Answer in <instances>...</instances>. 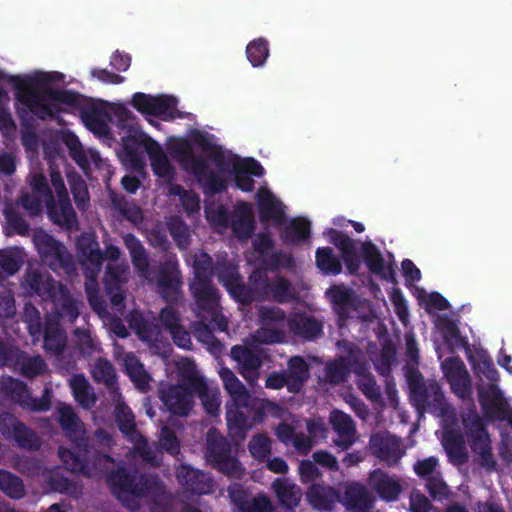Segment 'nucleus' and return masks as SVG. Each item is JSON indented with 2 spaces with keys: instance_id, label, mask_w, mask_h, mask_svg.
Segmentation results:
<instances>
[{
  "instance_id": "36",
  "label": "nucleus",
  "mask_w": 512,
  "mask_h": 512,
  "mask_svg": "<svg viewBox=\"0 0 512 512\" xmlns=\"http://www.w3.org/2000/svg\"><path fill=\"white\" fill-rule=\"evenodd\" d=\"M442 444L454 464H461L465 461L467 453L461 435L445 430L442 435Z\"/></svg>"
},
{
  "instance_id": "48",
  "label": "nucleus",
  "mask_w": 512,
  "mask_h": 512,
  "mask_svg": "<svg viewBox=\"0 0 512 512\" xmlns=\"http://www.w3.org/2000/svg\"><path fill=\"white\" fill-rule=\"evenodd\" d=\"M246 53L248 60L254 67L263 65L269 55L267 41L262 38L251 41L247 45Z\"/></svg>"
},
{
  "instance_id": "59",
  "label": "nucleus",
  "mask_w": 512,
  "mask_h": 512,
  "mask_svg": "<svg viewBox=\"0 0 512 512\" xmlns=\"http://www.w3.org/2000/svg\"><path fill=\"white\" fill-rule=\"evenodd\" d=\"M354 372L358 377L359 388L364 392V394L370 399L377 398L378 388L373 378L369 374L363 373L362 368L358 366L354 367Z\"/></svg>"
},
{
  "instance_id": "2",
  "label": "nucleus",
  "mask_w": 512,
  "mask_h": 512,
  "mask_svg": "<svg viewBox=\"0 0 512 512\" xmlns=\"http://www.w3.org/2000/svg\"><path fill=\"white\" fill-rule=\"evenodd\" d=\"M64 75L59 72L37 71L29 76H11V83L17 88V97L39 118L52 116L62 110V105H73L76 95L70 91L54 88L62 82Z\"/></svg>"
},
{
  "instance_id": "38",
  "label": "nucleus",
  "mask_w": 512,
  "mask_h": 512,
  "mask_svg": "<svg viewBox=\"0 0 512 512\" xmlns=\"http://www.w3.org/2000/svg\"><path fill=\"white\" fill-rule=\"evenodd\" d=\"M475 368L481 381H483L484 378L489 381L487 389L483 386L479 388V397L482 402V392L489 396V398L492 397L491 387H498L497 382L499 381V374L495 369L492 360L486 356H481L480 361L475 365Z\"/></svg>"
},
{
  "instance_id": "30",
  "label": "nucleus",
  "mask_w": 512,
  "mask_h": 512,
  "mask_svg": "<svg viewBox=\"0 0 512 512\" xmlns=\"http://www.w3.org/2000/svg\"><path fill=\"white\" fill-rule=\"evenodd\" d=\"M330 422L337 433L335 444L343 449L348 448L354 442V425L350 417L340 411H333Z\"/></svg>"
},
{
  "instance_id": "24",
  "label": "nucleus",
  "mask_w": 512,
  "mask_h": 512,
  "mask_svg": "<svg viewBox=\"0 0 512 512\" xmlns=\"http://www.w3.org/2000/svg\"><path fill=\"white\" fill-rule=\"evenodd\" d=\"M256 198L262 219L280 224L284 217L285 206L266 187L258 190Z\"/></svg>"
},
{
  "instance_id": "21",
  "label": "nucleus",
  "mask_w": 512,
  "mask_h": 512,
  "mask_svg": "<svg viewBox=\"0 0 512 512\" xmlns=\"http://www.w3.org/2000/svg\"><path fill=\"white\" fill-rule=\"evenodd\" d=\"M368 484L385 501L396 500L402 491L400 482L382 470L372 471L368 477Z\"/></svg>"
},
{
  "instance_id": "44",
  "label": "nucleus",
  "mask_w": 512,
  "mask_h": 512,
  "mask_svg": "<svg viewBox=\"0 0 512 512\" xmlns=\"http://www.w3.org/2000/svg\"><path fill=\"white\" fill-rule=\"evenodd\" d=\"M349 360L347 363L344 362L343 359L339 361L330 363L326 367L327 379L332 383H339L344 381L346 378V374L348 372V365H351V361H354L355 364H358L359 361V352L353 349L349 350Z\"/></svg>"
},
{
  "instance_id": "60",
  "label": "nucleus",
  "mask_w": 512,
  "mask_h": 512,
  "mask_svg": "<svg viewBox=\"0 0 512 512\" xmlns=\"http://www.w3.org/2000/svg\"><path fill=\"white\" fill-rule=\"evenodd\" d=\"M5 389L14 400L21 404H28L29 394L20 381L8 378L5 383Z\"/></svg>"
},
{
  "instance_id": "62",
  "label": "nucleus",
  "mask_w": 512,
  "mask_h": 512,
  "mask_svg": "<svg viewBox=\"0 0 512 512\" xmlns=\"http://www.w3.org/2000/svg\"><path fill=\"white\" fill-rule=\"evenodd\" d=\"M427 488L434 499L442 500L448 495L446 484L438 476H433L428 479Z\"/></svg>"
},
{
  "instance_id": "28",
  "label": "nucleus",
  "mask_w": 512,
  "mask_h": 512,
  "mask_svg": "<svg viewBox=\"0 0 512 512\" xmlns=\"http://www.w3.org/2000/svg\"><path fill=\"white\" fill-rule=\"evenodd\" d=\"M179 482L197 494H206L211 491V479L189 466H180L177 470Z\"/></svg>"
},
{
  "instance_id": "29",
  "label": "nucleus",
  "mask_w": 512,
  "mask_h": 512,
  "mask_svg": "<svg viewBox=\"0 0 512 512\" xmlns=\"http://www.w3.org/2000/svg\"><path fill=\"white\" fill-rule=\"evenodd\" d=\"M229 495L232 502L242 512H271L272 505L268 498L260 496L250 503L246 493L238 485L229 488Z\"/></svg>"
},
{
  "instance_id": "37",
  "label": "nucleus",
  "mask_w": 512,
  "mask_h": 512,
  "mask_svg": "<svg viewBox=\"0 0 512 512\" xmlns=\"http://www.w3.org/2000/svg\"><path fill=\"white\" fill-rule=\"evenodd\" d=\"M123 365L127 374L136 387L145 391L151 380L148 373L144 370L143 365L132 353H127L123 358Z\"/></svg>"
},
{
  "instance_id": "47",
  "label": "nucleus",
  "mask_w": 512,
  "mask_h": 512,
  "mask_svg": "<svg viewBox=\"0 0 512 512\" xmlns=\"http://www.w3.org/2000/svg\"><path fill=\"white\" fill-rule=\"evenodd\" d=\"M413 293L428 312L445 310L448 307V302L438 293H428L419 287H415Z\"/></svg>"
},
{
  "instance_id": "63",
  "label": "nucleus",
  "mask_w": 512,
  "mask_h": 512,
  "mask_svg": "<svg viewBox=\"0 0 512 512\" xmlns=\"http://www.w3.org/2000/svg\"><path fill=\"white\" fill-rule=\"evenodd\" d=\"M71 190L74 195L75 201L79 206H84L88 201V191L85 183L81 179L69 178Z\"/></svg>"
},
{
  "instance_id": "27",
  "label": "nucleus",
  "mask_w": 512,
  "mask_h": 512,
  "mask_svg": "<svg viewBox=\"0 0 512 512\" xmlns=\"http://www.w3.org/2000/svg\"><path fill=\"white\" fill-rule=\"evenodd\" d=\"M0 430L4 434L13 436L24 447L35 448L37 446L36 436L11 415H0Z\"/></svg>"
},
{
  "instance_id": "32",
  "label": "nucleus",
  "mask_w": 512,
  "mask_h": 512,
  "mask_svg": "<svg viewBox=\"0 0 512 512\" xmlns=\"http://www.w3.org/2000/svg\"><path fill=\"white\" fill-rule=\"evenodd\" d=\"M160 319L162 324L169 330L174 342L181 348L188 349L191 345V339L185 330L178 325V317L175 311L167 307L161 311Z\"/></svg>"
},
{
  "instance_id": "53",
  "label": "nucleus",
  "mask_w": 512,
  "mask_h": 512,
  "mask_svg": "<svg viewBox=\"0 0 512 512\" xmlns=\"http://www.w3.org/2000/svg\"><path fill=\"white\" fill-rule=\"evenodd\" d=\"M170 195H178L184 208L188 212H194L199 209V198L191 191H183L178 185H170L168 189Z\"/></svg>"
},
{
  "instance_id": "49",
  "label": "nucleus",
  "mask_w": 512,
  "mask_h": 512,
  "mask_svg": "<svg viewBox=\"0 0 512 512\" xmlns=\"http://www.w3.org/2000/svg\"><path fill=\"white\" fill-rule=\"evenodd\" d=\"M310 222L305 218H295L285 227L284 237L287 241L295 242L308 237Z\"/></svg>"
},
{
  "instance_id": "17",
  "label": "nucleus",
  "mask_w": 512,
  "mask_h": 512,
  "mask_svg": "<svg viewBox=\"0 0 512 512\" xmlns=\"http://www.w3.org/2000/svg\"><path fill=\"white\" fill-rule=\"evenodd\" d=\"M232 358L238 363L240 373L250 383L259 377L258 368L261 365V351L252 343L245 346H235L231 350Z\"/></svg>"
},
{
  "instance_id": "7",
  "label": "nucleus",
  "mask_w": 512,
  "mask_h": 512,
  "mask_svg": "<svg viewBox=\"0 0 512 512\" xmlns=\"http://www.w3.org/2000/svg\"><path fill=\"white\" fill-rule=\"evenodd\" d=\"M117 117V127L122 130L121 140L123 142L124 153L121 156L122 161L127 162L130 158L131 164L135 167H142L140 160L135 159L132 154V145L130 142L136 141L137 130L133 128V119L130 113L122 107H108L103 110H95L86 117L87 127L98 135H107L111 131L109 123H113L111 113Z\"/></svg>"
},
{
  "instance_id": "5",
  "label": "nucleus",
  "mask_w": 512,
  "mask_h": 512,
  "mask_svg": "<svg viewBox=\"0 0 512 512\" xmlns=\"http://www.w3.org/2000/svg\"><path fill=\"white\" fill-rule=\"evenodd\" d=\"M75 449L80 452V444H75ZM59 456L66 468L72 472H81L90 477H96L100 474L105 475L114 493L129 509L135 508L130 503V498H138L144 494V491L134 483L135 476H129L123 470L108 475L107 469L113 466V461L106 456H99L93 466L84 465L79 453L76 454L75 451L65 448H60Z\"/></svg>"
},
{
  "instance_id": "23",
  "label": "nucleus",
  "mask_w": 512,
  "mask_h": 512,
  "mask_svg": "<svg viewBox=\"0 0 512 512\" xmlns=\"http://www.w3.org/2000/svg\"><path fill=\"white\" fill-rule=\"evenodd\" d=\"M362 253L369 269L382 279L394 281L391 259H384L375 245L371 242L362 244ZM391 258V256H389Z\"/></svg>"
},
{
  "instance_id": "51",
  "label": "nucleus",
  "mask_w": 512,
  "mask_h": 512,
  "mask_svg": "<svg viewBox=\"0 0 512 512\" xmlns=\"http://www.w3.org/2000/svg\"><path fill=\"white\" fill-rule=\"evenodd\" d=\"M22 263L21 251L18 249H6L0 251V266L9 274L15 273Z\"/></svg>"
},
{
  "instance_id": "35",
  "label": "nucleus",
  "mask_w": 512,
  "mask_h": 512,
  "mask_svg": "<svg viewBox=\"0 0 512 512\" xmlns=\"http://www.w3.org/2000/svg\"><path fill=\"white\" fill-rule=\"evenodd\" d=\"M307 499L315 509L330 510L338 500V495L330 487L313 485L307 492Z\"/></svg>"
},
{
  "instance_id": "41",
  "label": "nucleus",
  "mask_w": 512,
  "mask_h": 512,
  "mask_svg": "<svg viewBox=\"0 0 512 512\" xmlns=\"http://www.w3.org/2000/svg\"><path fill=\"white\" fill-rule=\"evenodd\" d=\"M287 387L291 392H297L300 385L308 378V366L300 357H294L289 361V376Z\"/></svg>"
},
{
  "instance_id": "25",
  "label": "nucleus",
  "mask_w": 512,
  "mask_h": 512,
  "mask_svg": "<svg viewBox=\"0 0 512 512\" xmlns=\"http://www.w3.org/2000/svg\"><path fill=\"white\" fill-rule=\"evenodd\" d=\"M328 241L335 245L342 254V258L350 272H356L360 266V261L355 254L353 241L346 235L334 229H328L324 232Z\"/></svg>"
},
{
  "instance_id": "20",
  "label": "nucleus",
  "mask_w": 512,
  "mask_h": 512,
  "mask_svg": "<svg viewBox=\"0 0 512 512\" xmlns=\"http://www.w3.org/2000/svg\"><path fill=\"white\" fill-rule=\"evenodd\" d=\"M443 372L454 392L465 398L470 394L468 374L464 364L457 358H450L442 363Z\"/></svg>"
},
{
  "instance_id": "45",
  "label": "nucleus",
  "mask_w": 512,
  "mask_h": 512,
  "mask_svg": "<svg viewBox=\"0 0 512 512\" xmlns=\"http://www.w3.org/2000/svg\"><path fill=\"white\" fill-rule=\"evenodd\" d=\"M317 267L325 274H339L342 270L340 260L330 248H318L316 251Z\"/></svg>"
},
{
  "instance_id": "50",
  "label": "nucleus",
  "mask_w": 512,
  "mask_h": 512,
  "mask_svg": "<svg viewBox=\"0 0 512 512\" xmlns=\"http://www.w3.org/2000/svg\"><path fill=\"white\" fill-rule=\"evenodd\" d=\"M0 489L12 498H20L24 494L21 480L6 471H0Z\"/></svg>"
},
{
  "instance_id": "55",
  "label": "nucleus",
  "mask_w": 512,
  "mask_h": 512,
  "mask_svg": "<svg viewBox=\"0 0 512 512\" xmlns=\"http://www.w3.org/2000/svg\"><path fill=\"white\" fill-rule=\"evenodd\" d=\"M125 243L130 250L135 267L141 272H144L147 267V261L144 250L139 241H137L133 236H127L125 238Z\"/></svg>"
},
{
  "instance_id": "22",
  "label": "nucleus",
  "mask_w": 512,
  "mask_h": 512,
  "mask_svg": "<svg viewBox=\"0 0 512 512\" xmlns=\"http://www.w3.org/2000/svg\"><path fill=\"white\" fill-rule=\"evenodd\" d=\"M342 503L355 512H370L375 498L369 494L364 485L352 482L346 486Z\"/></svg>"
},
{
  "instance_id": "4",
  "label": "nucleus",
  "mask_w": 512,
  "mask_h": 512,
  "mask_svg": "<svg viewBox=\"0 0 512 512\" xmlns=\"http://www.w3.org/2000/svg\"><path fill=\"white\" fill-rule=\"evenodd\" d=\"M181 364L185 370L183 385L172 387L162 393V400L174 414L187 415L192 408L193 392H197L205 410L214 415L220 406L219 390L206 382L198 373L195 364L184 359Z\"/></svg>"
},
{
  "instance_id": "31",
  "label": "nucleus",
  "mask_w": 512,
  "mask_h": 512,
  "mask_svg": "<svg viewBox=\"0 0 512 512\" xmlns=\"http://www.w3.org/2000/svg\"><path fill=\"white\" fill-rule=\"evenodd\" d=\"M64 141L70 150L71 157L82 169L87 170L91 166L99 164L100 158L98 153L92 149L85 150L76 136L66 134Z\"/></svg>"
},
{
  "instance_id": "14",
  "label": "nucleus",
  "mask_w": 512,
  "mask_h": 512,
  "mask_svg": "<svg viewBox=\"0 0 512 512\" xmlns=\"http://www.w3.org/2000/svg\"><path fill=\"white\" fill-rule=\"evenodd\" d=\"M207 457L223 473L233 477L241 475V465L234 457L230 456L225 440L215 431L208 434Z\"/></svg>"
},
{
  "instance_id": "52",
  "label": "nucleus",
  "mask_w": 512,
  "mask_h": 512,
  "mask_svg": "<svg viewBox=\"0 0 512 512\" xmlns=\"http://www.w3.org/2000/svg\"><path fill=\"white\" fill-rule=\"evenodd\" d=\"M249 451L255 459L264 460L271 452L270 439L262 434L254 436L249 443Z\"/></svg>"
},
{
  "instance_id": "43",
  "label": "nucleus",
  "mask_w": 512,
  "mask_h": 512,
  "mask_svg": "<svg viewBox=\"0 0 512 512\" xmlns=\"http://www.w3.org/2000/svg\"><path fill=\"white\" fill-rule=\"evenodd\" d=\"M60 423L70 438L78 439L84 434L82 423L78 420L72 408L62 405L59 409Z\"/></svg>"
},
{
  "instance_id": "18",
  "label": "nucleus",
  "mask_w": 512,
  "mask_h": 512,
  "mask_svg": "<svg viewBox=\"0 0 512 512\" xmlns=\"http://www.w3.org/2000/svg\"><path fill=\"white\" fill-rule=\"evenodd\" d=\"M370 447L374 455L388 465L397 463L405 453L399 439L390 434H377L371 438Z\"/></svg>"
},
{
  "instance_id": "11",
  "label": "nucleus",
  "mask_w": 512,
  "mask_h": 512,
  "mask_svg": "<svg viewBox=\"0 0 512 512\" xmlns=\"http://www.w3.org/2000/svg\"><path fill=\"white\" fill-rule=\"evenodd\" d=\"M130 144L132 145V154L134 158L141 161L142 167L133 166L131 164L130 158L128 159L127 162L122 161L126 166L135 171H141L144 168L145 164L143 160L139 158L136 154L137 147L143 146V148L145 149L146 153L149 156L151 167L154 171V174L167 182L173 178L174 168L171 165L167 155L164 153L163 149L157 142H155L149 137L139 135L137 133L136 141L130 142Z\"/></svg>"
},
{
  "instance_id": "56",
  "label": "nucleus",
  "mask_w": 512,
  "mask_h": 512,
  "mask_svg": "<svg viewBox=\"0 0 512 512\" xmlns=\"http://www.w3.org/2000/svg\"><path fill=\"white\" fill-rule=\"evenodd\" d=\"M16 365L25 376H35L44 370V363L40 357L21 356Z\"/></svg>"
},
{
  "instance_id": "39",
  "label": "nucleus",
  "mask_w": 512,
  "mask_h": 512,
  "mask_svg": "<svg viewBox=\"0 0 512 512\" xmlns=\"http://www.w3.org/2000/svg\"><path fill=\"white\" fill-rule=\"evenodd\" d=\"M273 488L279 501L287 507L296 506L301 499L300 488L286 479L276 480Z\"/></svg>"
},
{
  "instance_id": "9",
  "label": "nucleus",
  "mask_w": 512,
  "mask_h": 512,
  "mask_svg": "<svg viewBox=\"0 0 512 512\" xmlns=\"http://www.w3.org/2000/svg\"><path fill=\"white\" fill-rule=\"evenodd\" d=\"M187 261L192 263L195 273V280L191 284V290L200 308L207 310L211 316L216 315L218 306V294L209 284L208 277L211 275V259L203 252L190 256Z\"/></svg>"
},
{
  "instance_id": "3",
  "label": "nucleus",
  "mask_w": 512,
  "mask_h": 512,
  "mask_svg": "<svg viewBox=\"0 0 512 512\" xmlns=\"http://www.w3.org/2000/svg\"><path fill=\"white\" fill-rule=\"evenodd\" d=\"M51 182L57 195V206L45 178L41 174H35L31 178V194L22 198L23 207L31 215H36L45 206L53 222L72 228L76 225L75 212L70 204L65 184L59 173L54 170L51 171Z\"/></svg>"
},
{
  "instance_id": "42",
  "label": "nucleus",
  "mask_w": 512,
  "mask_h": 512,
  "mask_svg": "<svg viewBox=\"0 0 512 512\" xmlns=\"http://www.w3.org/2000/svg\"><path fill=\"white\" fill-rule=\"evenodd\" d=\"M277 437L284 443H292L302 454H306L312 447L311 440L295 435L294 429L288 424H281L276 429Z\"/></svg>"
},
{
  "instance_id": "46",
  "label": "nucleus",
  "mask_w": 512,
  "mask_h": 512,
  "mask_svg": "<svg viewBox=\"0 0 512 512\" xmlns=\"http://www.w3.org/2000/svg\"><path fill=\"white\" fill-rule=\"evenodd\" d=\"M70 386L75 399L85 408H89L95 401L87 380L82 375H75L70 380Z\"/></svg>"
},
{
  "instance_id": "10",
  "label": "nucleus",
  "mask_w": 512,
  "mask_h": 512,
  "mask_svg": "<svg viewBox=\"0 0 512 512\" xmlns=\"http://www.w3.org/2000/svg\"><path fill=\"white\" fill-rule=\"evenodd\" d=\"M31 288L43 297H51L60 311L57 317L73 322L78 316V304L60 284L53 282L48 276L34 275L29 279Z\"/></svg>"
},
{
  "instance_id": "58",
  "label": "nucleus",
  "mask_w": 512,
  "mask_h": 512,
  "mask_svg": "<svg viewBox=\"0 0 512 512\" xmlns=\"http://www.w3.org/2000/svg\"><path fill=\"white\" fill-rule=\"evenodd\" d=\"M158 286L167 300L175 299L179 288L177 273L171 272L169 275L161 277Z\"/></svg>"
},
{
  "instance_id": "12",
  "label": "nucleus",
  "mask_w": 512,
  "mask_h": 512,
  "mask_svg": "<svg viewBox=\"0 0 512 512\" xmlns=\"http://www.w3.org/2000/svg\"><path fill=\"white\" fill-rule=\"evenodd\" d=\"M79 253L85 266L86 277L88 278L85 286L90 304L95 310H99L100 304L95 297L97 284L95 282V274L99 271L102 263V254L98 249L93 235H83L77 242Z\"/></svg>"
},
{
  "instance_id": "19",
  "label": "nucleus",
  "mask_w": 512,
  "mask_h": 512,
  "mask_svg": "<svg viewBox=\"0 0 512 512\" xmlns=\"http://www.w3.org/2000/svg\"><path fill=\"white\" fill-rule=\"evenodd\" d=\"M116 419L120 430L134 443L136 452L145 460L153 462V459L149 457L146 450L144 439L135 429L134 416L131 410L124 404H118L116 407Z\"/></svg>"
},
{
  "instance_id": "6",
  "label": "nucleus",
  "mask_w": 512,
  "mask_h": 512,
  "mask_svg": "<svg viewBox=\"0 0 512 512\" xmlns=\"http://www.w3.org/2000/svg\"><path fill=\"white\" fill-rule=\"evenodd\" d=\"M261 328L253 336L255 343H274L283 339L284 328L305 338H314L321 332V325L314 319L304 315H296L286 320L278 308H263L260 313Z\"/></svg>"
},
{
  "instance_id": "54",
  "label": "nucleus",
  "mask_w": 512,
  "mask_h": 512,
  "mask_svg": "<svg viewBox=\"0 0 512 512\" xmlns=\"http://www.w3.org/2000/svg\"><path fill=\"white\" fill-rule=\"evenodd\" d=\"M127 266L124 264L116 263L115 267L112 264L108 265V271L105 276V283L109 293H112L114 288H117L121 282L126 279Z\"/></svg>"
},
{
  "instance_id": "26",
  "label": "nucleus",
  "mask_w": 512,
  "mask_h": 512,
  "mask_svg": "<svg viewBox=\"0 0 512 512\" xmlns=\"http://www.w3.org/2000/svg\"><path fill=\"white\" fill-rule=\"evenodd\" d=\"M492 397L482 392V405L487 414L495 419L507 420L512 425V407L504 398L499 387H491Z\"/></svg>"
},
{
  "instance_id": "34",
  "label": "nucleus",
  "mask_w": 512,
  "mask_h": 512,
  "mask_svg": "<svg viewBox=\"0 0 512 512\" xmlns=\"http://www.w3.org/2000/svg\"><path fill=\"white\" fill-rule=\"evenodd\" d=\"M254 224L252 206L246 203H240L235 209L233 219V231L239 238H247Z\"/></svg>"
},
{
  "instance_id": "8",
  "label": "nucleus",
  "mask_w": 512,
  "mask_h": 512,
  "mask_svg": "<svg viewBox=\"0 0 512 512\" xmlns=\"http://www.w3.org/2000/svg\"><path fill=\"white\" fill-rule=\"evenodd\" d=\"M219 375L224 383L225 389L231 397V401L227 405V424L230 434L233 438L242 440L246 430L252 425L248 423L247 418L244 416L243 412L240 411L241 408L248 407L249 395L245 387L231 370L221 368Z\"/></svg>"
},
{
  "instance_id": "15",
  "label": "nucleus",
  "mask_w": 512,
  "mask_h": 512,
  "mask_svg": "<svg viewBox=\"0 0 512 512\" xmlns=\"http://www.w3.org/2000/svg\"><path fill=\"white\" fill-rule=\"evenodd\" d=\"M466 429H468V438L472 450L478 455L481 465L491 468L494 465V460L491 454L490 440L485 432L482 422L478 416L464 420Z\"/></svg>"
},
{
  "instance_id": "33",
  "label": "nucleus",
  "mask_w": 512,
  "mask_h": 512,
  "mask_svg": "<svg viewBox=\"0 0 512 512\" xmlns=\"http://www.w3.org/2000/svg\"><path fill=\"white\" fill-rule=\"evenodd\" d=\"M219 279L238 302L247 303L253 299L249 290L240 283L233 266H228L225 271H219Z\"/></svg>"
},
{
  "instance_id": "13",
  "label": "nucleus",
  "mask_w": 512,
  "mask_h": 512,
  "mask_svg": "<svg viewBox=\"0 0 512 512\" xmlns=\"http://www.w3.org/2000/svg\"><path fill=\"white\" fill-rule=\"evenodd\" d=\"M132 104L142 114L160 116L164 120L173 119L177 115V99L172 96H150L136 93L133 96Z\"/></svg>"
},
{
  "instance_id": "1",
  "label": "nucleus",
  "mask_w": 512,
  "mask_h": 512,
  "mask_svg": "<svg viewBox=\"0 0 512 512\" xmlns=\"http://www.w3.org/2000/svg\"><path fill=\"white\" fill-rule=\"evenodd\" d=\"M168 149L185 170L192 172L201 185L212 192L221 191L232 179L239 189L249 192L254 186L250 176L263 174L257 161L223 151L200 132L193 133L189 139H170Z\"/></svg>"
},
{
  "instance_id": "64",
  "label": "nucleus",
  "mask_w": 512,
  "mask_h": 512,
  "mask_svg": "<svg viewBox=\"0 0 512 512\" xmlns=\"http://www.w3.org/2000/svg\"><path fill=\"white\" fill-rule=\"evenodd\" d=\"M437 464V459L430 457L415 464L414 470L419 476L428 477L429 479L430 477L437 476L435 472Z\"/></svg>"
},
{
  "instance_id": "16",
  "label": "nucleus",
  "mask_w": 512,
  "mask_h": 512,
  "mask_svg": "<svg viewBox=\"0 0 512 512\" xmlns=\"http://www.w3.org/2000/svg\"><path fill=\"white\" fill-rule=\"evenodd\" d=\"M34 243L45 262L53 269L57 267L68 269L69 255L65 247L56 242L50 235L39 231L34 235Z\"/></svg>"
},
{
  "instance_id": "57",
  "label": "nucleus",
  "mask_w": 512,
  "mask_h": 512,
  "mask_svg": "<svg viewBox=\"0 0 512 512\" xmlns=\"http://www.w3.org/2000/svg\"><path fill=\"white\" fill-rule=\"evenodd\" d=\"M92 374L95 380L102 381L105 384H112L115 378V372L112 365L103 359H99L95 362Z\"/></svg>"
},
{
  "instance_id": "40",
  "label": "nucleus",
  "mask_w": 512,
  "mask_h": 512,
  "mask_svg": "<svg viewBox=\"0 0 512 512\" xmlns=\"http://www.w3.org/2000/svg\"><path fill=\"white\" fill-rule=\"evenodd\" d=\"M65 345V336L59 328L58 320L49 318L44 331V346L48 351L60 352Z\"/></svg>"
},
{
  "instance_id": "61",
  "label": "nucleus",
  "mask_w": 512,
  "mask_h": 512,
  "mask_svg": "<svg viewBox=\"0 0 512 512\" xmlns=\"http://www.w3.org/2000/svg\"><path fill=\"white\" fill-rule=\"evenodd\" d=\"M327 296L339 311L350 301V293L345 286H333L327 291Z\"/></svg>"
}]
</instances>
